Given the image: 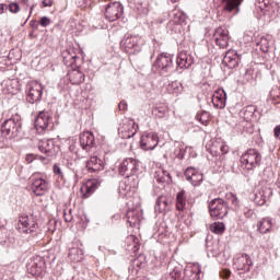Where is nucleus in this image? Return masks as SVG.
Segmentation results:
<instances>
[{
  "label": "nucleus",
  "mask_w": 280,
  "mask_h": 280,
  "mask_svg": "<svg viewBox=\"0 0 280 280\" xmlns=\"http://www.w3.org/2000/svg\"><path fill=\"white\" fill-rule=\"evenodd\" d=\"M269 97L272 102V104H275V106L280 104V88L278 85H273L270 93H269Z\"/></svg>",
  "instance_id": "nucleus-37"
},
{
  "label": "nucleus",
  "mask_w": 280,
  "mask_h": 280,
  "mask_svg": "<svg viewBox=\"0 0 280 280\" xmlns=\"http://www.w3.org/2000/svg\"><path fill=\"white\" fill-rule=\"evenodd\" d=\"M176 65L178 69H189L194 65V57L185 51L177 55Z\"/></svg>",
  "instance_id": "nucleus-23"
},
{
  "label": "nucleus",
  "mask_w": 280,
  "mask_h": 280,
  "mask_svg": "<svg viewBox=\"0 0 280 280\" xmlns=\"http://www.w3.org/2000/svg\"><path fill=\"white\" fill-rule=\"evenodd\" d=\"M127 222L130 224V226H137V224L141 222V215H139L137 210H129L127 212Z\"/></svg>",
  "instance_id": "nucleus-33"
},
{
  "label": "nucleus",
  "mask_w": 280,
  "mask_h": 280,
  "mask_svg": "<svg viewBox=\"0 0 280 280\" xmlns=\"http://www.w3.org/2000/svg\"><path fill=\"white\" fill-rule=\"evenodd\" d=\"M65 222H71L73 220V215L63 212Z\"/></svg>",
  "instance_id": "nucleus-56"
},
{
  "label": "nucleus",
  "mask_w": 280,
  "mask_h": 280,
  "mask_svg": "<svg viewBox=\"0 0 280 280\" xmlns=\"http://www.w3.org/2000/svg\"><path fill=\"white\" fill-rule=\"evenodd\" d=\"M221 277L223 279H229L231 277V270L229 269H224L222 272H221Z\"/></svg>",
  "instance_id": "nucleus-54"
},
{
  "label": "nucleus",
  "mask_w": 280,
  "mask_h": 280,
  "mask_svg": "<svg viewBox=\"0 0 280 280\" xmlns=\"http://www.w3.org/2000/svg\"><path fill=\"white\" fill-rule=\"evenodd\" d=\"M174 3H176V1H178V0H172Z\"/></svg>",
  "instance_id": "nucleus-64"
},
{
  "label": "nucleus",
  "mask_w": 280,
  "mask_h": 280,
  "mask_svg": "<svg viewBox=\"0 0 280 280\" xmlns=\"http://www.w3.org/2000/svg\"><path fill=\"white\" fill-rule=\"evenodd\" d=\"M32 156H34V155H33V154L26 155V161H27L28 163H32Z\"/></svg>",
  "instance_id": "nucleus-60"
},
{
  "label": "nucleus",
  "mask_w": 280,
  "mask_h": 280,
  "mask_svg": "<svg viewBox=\"0 0 280 280\" xmlns=\"http://www.w3.org/2000/svg\"><path fill=\"white\" fill-rule=\"evenodd\" d=\"M101 182L97 179H90L85 185L84 198H89L92 194H95V190L100 187Z\"/></svg>",
  "instance_id": "nucleus-29"
},
{
  "label": "nucleus",
  "mask_w": 280,
  "mask_h": 280,
  "mask_svg": "<svg viewBox=\"0 0 280 280\" xmlns=\"http://www.w3.org/2000/svg\"><path fill=\"white\" fill-rule=\"evenodd\" d=\"M39 25L42 27H48V25H51V19L47 18V16H42L39 19Z\"/></svg>",
  "instance_id": "nucleus-47"
},
{
  "label": "nucleus",
  "mask_w": 280,
  "mask_h": 280,
  "mask_svg": "<svg viewBox=\"0 0 280 280\" xmlns=\"http://www.w3.org/2000/svg\"><path fill=\"white\" fill-rule=\"evenodd\" d=\"M214 108H224L226 106V92L223 89L217 90L212 95Z\"/></svg>",
  "instance_id": "nucleus-22"
},
{
  "label": "nucleus",
  "mask_w": 280,
  "mask_h": 280,
  "mask_svg": "<svg viewBox=\"0 0 280 280\" xmlns=\"http://www.w3.org/2000/svg\"><path fill=\"white\" fill-rule=\"evenodd\" d=\"M74 148H75V147L71 145V147H70V150H74Z\"/></svg>",
  "instance_id": "nucleus-63"
},
{
  "label": "nucleus",
  "mask_w": 280,
  "mask_h": 280,
  "mask_svg": "<svg viewBox=\"0 0 280 280\" xmlns=\"http://www.w3.org/2000/svg\"><path fill=\"white\" fill-rule=\"evenodd\" d=\"M153 69L160 75H172L174 73V56L167 52L160 54L153 63Z\"/></svg>",
  "instance_id": "nucleus-2"
},
{
  "label": "nucleus",
  "mask_w": 280,
  "mask_h": 280,
  "mask_svg": "<svg viewBox=\"0 0 280 280\" xmlns=\"http://www.w3.org/2000/svg\"><path fill=\"white\" fill-rule=\"evenodd\" d=\"M127 183H129L130 187L137 188L139 187V175L133 174L126 177Z\"/></svg>",
  "instance_id": "nucleus-40"
},
{
  "label": "nucleus",
  "mask_w": 280,
  "mask_h": 280,
  "mask_svg": "<svg viewBox=\"0 0 280 280\" xmlns=\"http://www.w3.org/2000/svg\"><path fill=\"white\" fill-rule=\"evenodd\" d=\"M170 209V199L165 196H160L155 202V212L165 213Z\"/></svg>",
  "instance_id": "nucleus-27"
},
{
  "label": "nucleus",
  "mask_w": 280,
  "mask_h": 280,
  "mask_svg": "<svg viewBox=\"0 0 280 280\" xmlns=\"http://www.w3.org/2000/svg\"><path fill=\"white\" fill-rule=\"evenodd\" d=\"M185 19H186L185 14L180 12L175 14V23H178L179 25L182 23H185Z\"/></svg>",
  "instance_id": "nucleus-49"
},
{
  "label": "nucleus",
  "mask_w": 280,
  "mask_h": 280,
  "mask_svg": "<svg viewBox=\"0 0 280 280\" xmlns=\"http://www.w3.org/2000/svg\"><path fill=\"white\" fill-rule=\"evenodd\" d=\"M26 101L36 104L43 100V84L38 81H28L25 88Z\"/></svg>",
  "instance_id": "nucleus-7"
},
{
  "label": "nucleus",
  "mask_w": 280,
  "mask_h": 280,
  "mask_svg": "<svg viewBox=\"0 0 280 280\" xmlns=\"http://www.w3.org/2000/svg\"><path fill=\"white\" fill-rule=\"evenodd\" d=\"M52 172L58 178H65V174L62 173V168H60L59 164H54Z\"/></svg>",
  "instance_id": "nucleus-44"
},
{
  "label": "nucleus",
  "mask_w": 280,
  "mask_h": 280,
  "mask_svg": "<svg viewBox=\"0 0 280 280\" xmlns=\"http://www.w3.org/2000/svg\"><path fill=\"white\" fill-rule=\"evenodd\" d=\"M8 8H9V12H11V14H19V12H21V7L16 2H11L8 5Z\"/></svg>",
  "instance_id": "nucleus-43"
},
{
  "label": "nucleus",
  "mask_w": 280,
  "mask_h": 280,
  "mask_svg": "<svg viewBox=\"0 0 280 280\" xmlns=\"http://www.w3.org/2000/svg\"><path fill=\"white\" fill-rule=\"evenodd\" d=\"M3 137H4V136H3V133L1 132V129H0V142L3 141V140H2Z\"/></svg>",
  "instance_id": "nucleus-62"
},
{
  "label": "nucleus",
  "mask_w": 280,
  "mask_h": 280,
  "mask_svg": "<svg viewBox=\"0 0 280 280\" xmlns=\"http://www.w3.org/2000/svg\"><path fill=\"white\" fill-rule=\"evenodd\" d=\"M49 159H50V158L47 156V155H46V156H43V155L39 156V161H42V163H44V164L49 163Z\"/></svg>",
  "instance_id": "nucleus-58"
},
{
  "label": "nucleus",
  "mask_w": 280,
  "mask_h": 280,
  "mask_svg": "<svg viewBox=\"0 0 280 280\" xmlns=\"http://www.w3.org/2000/svg\"><path fill=\"white\" fill-rule=\"evenodd\" d=\"M244 80H245L246 82H253V70H252V69H247V70L245 71Z\"/></svg>",
  "instance_id": "nucleus-50"
},
{
  "label": "nucleus",
  "mask_w": 280,
  "mask_h": 280,
  "mask_svg": "<svg viewBox=\"0 0 280 280\" xmlns=\"http://www.w3.org/2000/svg\"><path fill=\"white\" fill-rule=\"evenodd\" d=\"M51 117L48 112H39L35 119V128L39 135H43L49 128Z\"/></svg>",
  "instance_id": "nucleus-15"
},
{
  "label": "nucleus",
  "mask_w": 280,
  "mask_h": 280,
  "mask_svg": "<svg viewBox=\"0 0 280 280\" xmlns=\"http://www.w3.org/2000/svg\"><path fill=\"white\" fill-rule=\"evenodd\" d=\"M242 167L248 171H253L261 165V153L256 149H248L242 154L241 159Z\"/></svg>",
  "instance_id": "nucleus-6"
},
{
  "label": "nucleus",
  "mask_w": 280,
  "mask_h": 280,
  "mask_svg": "<svg viewBox=\"0 0 280 280\" xmlns=\"http://www.w3.org/2000/svg\"><path fill=\"white\" fill-rule=\"evenodd\" d=\"M86 170L90 174L102 172V170H104V161L93 155L86 161Z\"/></svg>",
  "instance_id": "nucleus-21"
},
{
  "label": "nucleus",
  "mask_w": 280,
  "mask_h": 280,
  "mask_svg": "<svg viewBox=\"0 0 280 280\" xmlns=\"http://www.w3.org/2000/svg\"><path fill=\"white\" fill-rule=\"evenodd\" d=\"M128 240H131L133 242V253H138L139 250V238H137L135 235H131L128 237Z\"/></svg>",
  "instance_id": "nucleus-48"
},
{
  "label": "nucleus",
  "mask_w": 280,
  "mask_h": 280,
  "mask_svg": "<svg viewBox=\"0 0 280 280\" xmlns=\"http://www.w3.org/2000/svg\"><path fill=\"white\" fill-rule=\"evenodd\" d=\"M105 19L109 21V23H114V21H119L121 16H124V4L121 2H110L105 8Z\"/></svg>",
  "instance_id": "nucleus-8"
},
{
  "label": "nucleus",
  "mask_w": 280,
  "mask_h": 280,
  "mask_svg": "<svg viewBox=\"0 0 280 280\" xmlns=\"http://www.w3.org/2000/svg\"><path fill=\"white\" fill-rule=\"evenodd\" d=\"M170 277L172 280H183L184 279L183 272L178 268L173 269L170 272Z\"/></svg>",
  "instance_id": "nucleus-41"
},
{
  "label": "nucleus",
  "mask_w": 280,
  "mask_h": 280,
  "mask_svg": "<svg viewBox=\"0 0 280 280\" xmlns=\"http://www.w3.org/2000/svg\"><path fill=\"white\" fill-rule=\"evenodd\" d=\"M159 145V135L155 132L143 133L140 140L141 150H154Z\"/></svg>",
  "instance_id": "nucleus-12"
},
{
  "label": "nucleus",
  "mask_w": 280,
  "mask_h": 280,
  "mask_svg": "<svg viewBox=\"0 0 280 280\" xmlns=\"http://www.w3.org/2000/svg\"><path fill=\"white\" fill-rule=\"evenodd\" d=\"M62 56L63 65H66V67H73L75 59H78V55H75L71 49L63 52Z\"/></svg>",
  "instance_id": "nucleus-34"
},
{
  "label": "nucleus",
  "mask_w": 280,
  "mask_h": 280,
  "mask_svg": "<svg viewBox=\"0 0 280 280\" xmlns=\"http://www.w3.org/2000/svg\"><path fill=\"white\" fill-rule=\"evenodd\" d=\"M38 150L42 152V154H46V156H56V143L51 139L40 140L38 142Z\"/></svg>",
  "instance_id": "nucleus-17"
},
{
  "label": "nucleus",
  "mask_w": 280,
  "mask_h": 280,
  "mask_svg": "<svg viewBox=\"0 0 280 280\" xmlns=\"http://www.w3.org/2000/svg\"><path fill=\"white\" fill-rule=\"evenodd\" d=\"M45 271V258L37 256L32 264L27 265V272L33 277H40Z\"/></svg>",
  "instance_id": "nucleus-14"
},
{
  "label": "nucleus",
  "mask_w": 280,
  "mask_h": 280,
  "mask_svg": "<svg viewBox=\"0 0 280 280\" xmlns=\"http://www.w3.org/2000/svg\"><path fill=\"white\" fill-rule=\"evenodd\" d=\"M137 130H139V125L135 120L127 119L118 128V135L120 139H132L137 135Z\"/></svg>",
  "instance_id": "nucleus-11"
},
{
  "label": "nucleus",
  "mask_w": 280,
  "mask_h": 280,
  "mask_svg": "<svg viewBox=\"0 0 280 280\" xmlns=\"http://www.w3.org/2000/svg\"><path fill=\"white\" fill-rule=\"evenodd\" d=\"M213 38L221 49H226L229 47V30L223 26H219L213 34Z\"/></svg>",
  "instance_id": "nucleus-13"
},
{
  "label": "nucleus",
  "mask_w": 280,
  "mask_h": 280,
  "mask_svg": "<svg viewBox=\"0 0 280 280\" xmlns=\"http://www.w3.org/2000/svg\"><path fill=\"white\" fill-rule=\"evenodd\" d=\"M118 109L119 110H128V103L126 101H121L119 104H118Z\"/></svg>",
  "instance_id": "nucleus-51"
},
{
  "label": "nucleus",
  "mask_w": 280,
  "mask_h": 280,
  "mask_svg": "<svg viewBox=\"0 0 280 280\" xmlns=\"http://www.w3.org/2000/svg\"><path fill=\"white\" fill-rule=\"evenodd\" d=\"M30 25L33 30H38V22H36L35 20H32L30 22Z\"/></svg>",
  "instance_id": "nucleus-57"
},
{
  "label": "nucleus",
  "mask_w": 280,
  "mask_h": 280,
  "mask_svg": "<svg viewBox=\"0 0 280 280\" xmlns=\"http://www.w3.org/2000/svg\"><path fill=\"white\" fill-rule=\"evenodd\" d=\"M143 38L139 35H126L120 42V47L122 51L129 55L140 54L143 49Z\"/></svg>",
  "instance_id": "nucleus-4"
},
{
  "label": "nucleus",
  "mask_w": 280,
  "mask_h": 280,
  "mask_svg": "<svg viewBox=\"0 0 280 280\" xmlns=\"http://www.w3.org/2000/svg\"><path fill=\"white\" fill-rule=\"evenodd\" d=\"M223 65H225L228 69H235V67L240 65V55L233 50H229L223 58Z\"/></svg>",
  "instance_id": "nucleus-24"
},
{
  "label": "nucleus",
  "mask_w": 280,
  "mask_h": 280,
  "mask_svg": "<svg viewBox=\"0 0 280 280\" xmlns=\"http://www.w3.org/2000/svg\"><path fill=\"white\" fill-rule=\"evenodd\" d=\"M273 136L276 139L280 140V125L276 126L273 129Z\"/></svg>",
  "instance_id": "nucleus-53"
},
{
  "label": "nucleus",
  "mask_w": 280,
  "mask_h": 280,
  "mask_svg": "<svg viewBox=\"0 0 280 280\" xmlns=\"http://www.w3.org/2000/svg\"><path fill=\"white\" fill-rule=\"evenodd\" d=\"M19 233H23L24 235H38L40 229L38 228V222L34 214H21L19 224H18Z\"/></svg>",
  "instance_id": "nucleus-3"
},
{
  "label": "nucleus",
  "mask_w": 280,
  "mask_h": 280,
  "mask_svg": "<svg viewBox=\"0 0 280 280\" xmlns=\"http://www.w3.org/2000/svg\"><path fill=\"white\" fill-rule=\"evenodd\" d=\"M210 231L211 233H215V235H222L226 231V226L223 222H214L210 224Z\"/></svg>",
  "instance_id": "nucleus-38"
},
{
  "label": "nucleus",
  "mask_w": 280,
  "mask_h": 280,
  "mask_svg": "<svg viewBox=\"0 0 280 280\" xmlns=\"http://www.w3.org/2000/svg\"><path fill=\"white\" fill-rule=\"evenodd\" d=\"M208 209L212 220H224L229 215V202L222 198L212 199Z\"/></svg>",
  "instance_id": "nucleus-5"
},
{
  "label": "nucleus",
  "mask_w": 280,
  "mask_h": 280,
  "mask_svg": "<svg viewBox=\"0 0 280 280\" xmlns=\"http://www.w3.org/2000/svg\"><path fill=\"white\" fill-rule=\"evenodd\" d=\"M69 80L71 84H82V82H84V73L80 70H73L69 74Z\"/></svg>",
  "instance_id": "nucleus-36"
},
{
  "label": "nucleus",
  "mask_w": 280,
  "mask_h": 280,
  "mask_svg": "<svg viewBox=\"0 0 280 280\" xmlns=\"http://www.w3.org/2000/svg\"><path fill=\"white\" fill-rule=\"evenodd\" d=\"M272 196V189L265 187L260 188L254 197V202L258 205V207H264L268 200H270V197Z\"/></svg>",
  "instance_id": "nucleus-19"
},
{
  "label": "nucleus",
  "mask_w": 280,
  "mask_h": 280,
  "mask_svg": "<svg viewBox=\"0 0 280 280\" xmlns=\"http://www.w3.org/2000/svg\"><path fill=\"white\" fill-rule=\"evenodd\" d=\"M226 200H229L231 202V205H233L234 207H237V205H240V199H237V196H235V194L233 192H229L225 195Z\"/></svg>",
  "instance_id": "nucleus-42"
},
{
  "label": "nucleus",
  "mask_w": 280,
  "mask_h": 280,
  "mask_svg": "<svg viewBox=\"0 0 280 280\" xmlns=\"http://www.w3.org/2000/svg\"><path fill=\"white\" fill-rule=\"evenodd\" d=\"M255 43L257 47H259L260 51H262V54H268L270 50V39H268V37L259 36Z\"/></svg>",
  "instance_id": "nucleus-30"
},
{
  "label": "nucleus",
  "mask_w": 280,
  "mask_h": 280,
  "mask_svg": "<svg viewBox=\"0 0 280 280\" xmlns=\"http://www.w3.org/2000/svg\"><path fill=\"white\" fill-rule=\"evenodd\" d=\"M243 1L244 0H222V3L226 12H233V10L240 12V5H242Z\"/></svg>",
  "instance_id": "nucleus-28"
},
{
  "label": "nucleus",
  "mask_w": 280,
  "mask_h": 280,
  "mask_svg": "<svg viewBox=\"0 0 280 280\" xmlns=\"http://www.w3.org/2000/svg\"><path fill=\"white\" fill-rule=\"evenodd\" d=\"M79 143L82 150L89 152L95 148V136L91 131H85L80 136Z\"/></svg>",
  "instance_id": "nucleus-16"
},
{
  "label": "nucleus",
  "mask_w": 280,
  "mask_h": 280,
  "mask_svg": "<svg viewBox=\"0 0 280 280\" xmlns=\"http://www.w3.org/2000/svg\"><path fill=\"white\" fill-rule=\"evenodd\" d=\"M5 12V4H0V14Z\"/></svg>",
  "instance_id": "nucleus-59"
},
{
  "label": "nucleus",
  "mask_w": 280,
  "mask_h": 280,
  "mask_svg": "<svg viewBox=\"0 0 280 280\" xmlns=\"http://www.w3.org/2000/svg\"><path fill=\"white\" fill-rule=\"evenodd\" d=\"M3 42V33L0 31V44Z\"/></svg>",
  "instance_id": "nucleus-61"
},
{
  "label": "nucleus",
  "mask_w": 280,
  "mask_h": 280,
  "mask_svg": "<svg viewBox=\"0 0 280 280\" xmlns=\"http://www.w3.org/2000/svg\"><path fill=\"white\" fill-rule=\"evenodd\" d=\"M187 207V198L185 197V190H180L176 195V209L177 211H184Z\"/></svg>",
  "instance_id": "nucleus-35"
},
{
  "label": "nucleus",
  "mask_w": 280,
  "mask_h": 280,
  "mask_svg": "<svg viewBox=\"0 0 280 280\" xmlns=\"http://www.w3.org/2000/svg\"><path fill=\"white\" fill-rule=\"evenodd\" d=\"M154 178L161 185H170L172 183V174L165 168H158L154 173Z\"/></svg>",
  "instance_id": "nucleus-25"
},
{
  "label": "nucleus",
  "mask_w": 280,
  "mask_h": 280,
  "mask_svg": "<svg viewBox=\"0 0 280 280\" xmlns=\"http://www.w3.org/2000/svg\"><path fill=\"white\" fill-rule=\"evenodd\" d=\"M139 172V162L132 158H128L124 160L119 167H118V173L120 176H132L133 174H137Z\"/></svg>",
  "instance_id": "nucleus-9"
},
{
  "label": "nucleus",
  "mask_w": 280,
  "mask_h": 280,
  "mask_svg": "<svg viewBox=\"0 0 280 280\" xmlns=\"http://www.w3.org/2000/svg\"><path fill=\"white\" fill-rule=\"evenodd\" d=\"M257 229L259 233H268L272 229V219L271 218H265L260 220L257 224Z\"/></svg>",
  "instance_id": "nucleus-32"
},
{
  "label": "nucleus",
  "mask_w": 280,
  "mask_h": 280,
  "mask_svg": "<svg viewBox=\"0 0 280 280\" xmlns=\"http://www.w3.org/2000/svg\"><path fill=\"white\" fill-rule=\"evenodd\" d=\"M42 5L44 8H51V5H54V0H43Z\"/></svg>",
  "instance_id": "nucleus-52"
},
{
  "label": "nucleus",
  "mask_w": 280,
  "mask_h": 280,
  "mask_svg": "<svg viewBox=\"0 0 280 280\" xmlns=\"http://www.w3.org/2000/svg\"><path fill=\"white\" fill-rule=\"evenodd\" d=\"M250 268H253V259L248 254H242L235 258L234 269L237 275H246V272H250Z\"/></svg>",
  "instance_id": "nucleus-10"
},
{
  "label": "nucleus",
  "mask_w": 280,
  "mask_h": 280,
  "mask_svg": "<svg viewBox=\"0 0 280 280\" xmlns=\"http://www.w3.org/2000/svg\"><path fill=\"white\" fill-rule=\"evenodd\" d=\"M23 128V121L21 120V115H12L9 119L4 120L1 126V133L9 139H15L21 135Z\"/></svg>",
  "instance_id": "nucleus-1"
},
{
  "label": "nucleus",
  "mask_w": 280,
  "mask_h": 280,
  "mask_svg": "<svg viewBox=\"0 0 280 280\" xmlns=\"http://www.w3.org/2000/svg\"><path fill=\"white\" fill-rule=\"evenodd\" d=\"M220 152H221V155H219V159H220L221 161H224L225 154H229V145H226V144H221V147H220Z\"/></svg>",
  "instance_id": "nucleus-46"
},
{
  "label": "nucleus",
  "mask_w": 280,
  "mask_h": 280,
  "mask_svg": "<svg viewBox=\"0 0 280 280\" xmlns=\"http://www.w3.org/2000/svg\"><path fill=\"white\" fill-rule=\"evenodd\" d=\"M189 280H200V275H202V266H200L198 262H195L186 269V275H189Z\"/></svg>",
  "instance_id": "nucleus-26"
},
{
  "label": "nucleus",
  "mask_w": 280,
  "mask_h": 280,
  "mask_svg": "<svg viewBox=\"0 0 280 280\" xmlns=\"http://www.w3.org/2000/svg\"><path fill=\"white\" fill-rule=\"evenodd\" d=\"M32 190L35 196H45L49 191V182L37 178L32 183Z\"/></svg>",
  "instance_id": "nucleus-18"
},
{
  "label": "nucleus",
  "mask_w": 280,
  "mask_h": 280,
  "mask_svg": "<svg viewBox=\"0 0 280 280\" xmlns=\"http://www.w3.org/2000/svg\"><path fill=\"white\" fill-rule=\"evenodd\" d=\"M185 177L188 183H190L194 187H198L200 183L203 180V176L201 173L196 171L194 167H188L185 171Z\"/></svg>",
  "instance_id": "nucleus-20"
},
{
  "label": "nucleus",
  "mask_w": 280,
  "mask_h": 280,
  "mask_svg": "<svg viewBox=\"0 0 280 280\" xmlns=\"http://www.w3.org/2000/svg\"><path fill=\"white\" fill-rule=\"evenodd\" d=\"M255 113H257V106L247 105L240 112V115L244 117L246 121H250V118L254 117Z\"/></svg>",
  "instance_id": "nucleus-31"
},
{
  "label": "nucleus",
  "mask_w": 280,
  "mask_h": 280,
  "mask_svg": "<svg viewBox=\"0 0 280 280\" xmlns=\"http://www.w3.org/2000/svg\"><path fill=\"white\" fill-rule=\"evenodd\" d=\"M152 115L154 117H158V119H163V117H165L167 115V107H165V106L153 107Z\"/></svg>",
  "instance_id": "nucleus-39"
},
{
  "label": "nucleus",
  "mask_w": 280,
  "mask_h": 280,
  "mask_svg": "<svg viewBox=\"0 0 280 280\" xmlns=\"http://www.w3.org/2000/svg\"><path fill=\"white\" fill-rule=\"evenodd\" d=\"M258 3H262V5H260V10H264V8H268V3H270V1L268 0H258Z\"/></svg>",
  "instance_id": "nucleus-55"
},
{
  "label": "nucleus",
  "mask_w": 280,
  "mask_h": 280,
  "mask_svg": "<svg viewBox=\"0 0 280 280\" xmlns=\"http://www.w3.org/2000/svg\"><path fill=\"white\" fill-rule=\"evenodd\" d=\"M197 120L202 124V126H207V121H209V114L207 112L202 113V115H197Z\"/></svg>",
  "instance_id": "nucleus-45"
}]
</instances>
